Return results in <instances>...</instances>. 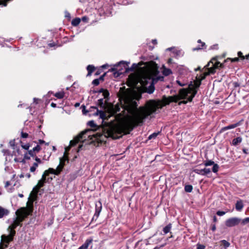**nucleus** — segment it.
I'll return each mask as SVG.
<instances>
[{"label":"nucleus","instance_id":"603ef678","mask_svg":"<svg viewBox=\"0 0 249 249\" xmlns=\"http://www.w3.org/2000/svg\"><path fill=\"white\" fill-rule=\"evenodd\" d=\"M30 157L31 156L28 154V153H26L24 154V159H26V160H29V159H30Z\"/></svg>","mask_w":249,"mask_h":249},{"label":"nucleus","instance_id":"a19ab883","mask_svg":"<svg viewBox=\"0 0 249 249\" xmlns=\"http://www.w3.org/2000/svg\"><path fill=\"white\" fill-rule=\"evenodd\" d=\"M35 153L38 152L41 150V147L39 145H37L32 149Z\"/></svg>","mask_w":249,"mask_h":249},{"label":"nucleus","instance_id":"7ed1b4c3","mask_svg":"<svg viewBox=\"0 0 249 249\" xmlns=\"http://www.w3.org/2000/svg\"><path fill=\"white\" fill-rule=\"evenodd\" d=\"M217 56L212 58L210 61L205 67H208L212 74H214L216 72V70L220 69L224 67V62L221 63L217 61Z\"/></svg>","mask_w":249,"mask_h":249},{"label":"nucleus","instance_id":"423d86ee","mask_svg":"<svg viewBox=\"0 0 249 249\" xmlns=\"http://www.w3.org/2000/svg\"><path fill=\"white\" fill-rule=\"evenodd\" d=\"M92 132V130L91 129H87L85 131L81 132L76 138L74 139V140L71 141L70 142V146L72 147L76 145L81 140H82L83 138L86 139V136H84L88 133H90Z\"/></svg>","mask_w":249,"mask_h":249},{"label":"nucleus","instance_id":"bf43d9fd","mask_svg":"<svg viewBox=\"0 0 249 249\" xmlns=\"http://www.w3.org/2000/svg\"><path fill=\"white\" fill-rule=\"evenodd\" d=\"M36 168L35 167H33V166L32 167H31L30 169V170L31 172H35L36 171Z\"/></svg>","mask_w":249,"mask_h":249},{"label":"nucleus","instance_id":"8fccbe9b","mask_svg":"<svg viewBox=\"0 0 249 249\" xmlns=\"http://www.w3.org/2000/svg\"><path fill=\"white\" fill-rule=\"evenodd\" d=\"M21 147L25 150H28L30 147V145L29 144H26L25 145L21 144Z\"/></svg>","mask_w":249,"mask_h":249},{"label":"nucleus","instance_id":"f704fd0d","mask_svg":"<svg viewBox=\"0 0 249 249\" xmlns=\"http://www.w3.org/2000/svg\"><path fill=\"white\" fill-rule=\"evenodd\" d=\"M123 73V72L121 71L120 69H118V71H115L113 73V75H114V77H117Z\"/></svg>","mask_w":249,"mask_h":249},{"label":"nucleus","instance_id":"a18cd8bd","mask_svg":"<svg viewBox=\"0 0 249 249\" xmlns=\"http://www.w3.org/2000/svg\"><path fill=\"white\" fill-rule=\"evenodd\" d=\"M99 79H95L92 82V83L94 86H98L99 84Z\"/></svg>","mask_w":249,"mask_h":249},{"label":"nucleus","instance_id":"0e129e2a","mask_svg":"<svg viewBox=\"0 0 249 249\" xmlns=\"http://www.w3.org/2000/svg\"><path fill=\"white\" fill-rule=\"evenodd\" d=\"M197 42H198V43H201L202 44L201 47H203L205 45V43L202 42L201 40H200V39H199Z\"/></svg>","mask_w":249,"mask_h":249},{"label":"nucleus","instance_id":"13d9d810","mask_svg":"<svg viewBox=\"0 0 249 249\" xmlns=\"http://www.w3.org/2000/svg\"><path fill=\"white\" fill-rule=\"evenodd\" d=\"M233 85L234 88L238 87L240 86V84L237 82H234Z\"/></svg>","mask_w":249,"mask_h":249},{"label":"nucleus","instance_id":"680f3d73","mask_svg":"<svg viewBox=\"0 0 249 249\" xmlns=\"http://www.w3.org/2000/svg\"><path fill=\"white\" fill-rule=\"evenodd\" d=\"M10 145L11 146H15V142H14V141H10Z\"/></svg>","mask_w":249,"mask_h":249},{"label":"nucleus","instance_id":"a878e982","mask_svg":"<svg viewBox=\"0 0 249 249\" xmlns=\"http://www.w3.org/2000/svg\"><path fill=\"white\" fill-rule=\"evenodd\" d=\"M206 68L208 69V71H207V72H204V73H203L202 74V75H201V78H200V80H201H201H203V79H204L206 78V77L207 76H208V75H210V74H212V73H211V72H210V70L208 68V67H206Z\"/></svg>","mask_w":249,"mask_h":249},{"label":"nucleus","instance_id":"e433bc0d","mask_svg":"<svg viewBox=\"0 0 249 249\" xmlns=\"http://www.w3.org/2000/svg\"><path fill=\"white\" fill-rule=\"evenodd\" d=\"M195 172L198 174H199V175H205V173H204L203 172V169H196L194 170Z\"/></svg>","mask_w":249,"mask_h":249},{"label":"nucleus","instance_id":"72a5a7b5","mask_svg":"<svg viewBox=\"0 0 249 249\" xmlns=\"http://www.w3.org/2000/svg\"><path fill=\"white\" fill-rule=\"evenodd\" d=\"M218 169L219 166L218 165V164L214 163V164H213V167L212 168L213 172L214 173H216L218 171Z\"/></svg>","mask_w":249,"mask_h":249},{"label":"nucleus","instance_id":"052dcab7","mask_svg":"<svg viewBox=\"0 0 249 249\" xmlns=\"http://www.w3.org/2000/svg\"><path fill=\"white\" fill-rule=\"evenodd\" d=\"M5 248H4V244H2L1 243H0V249H4Z\"/></svg>","mask_w":249,"mask_h":249},{"label":"nucleus","instance_id":"5fc2aeb1","mask_svg":"<svg viewBox=\"0 0 249 249\" xmlns=\"http://www.w3.org/2000/svg\"><path fill=\"white\" fill-rule=\"evenodd\" d=\"M35 160L37 162V163H42L41 160L39 158H38V157H37L36 156L35 157Z\"/></svg>","mask_w":249,"mask_h":249},{"label":"nucleus","instance_id":"0eeeda50","mask_svg":"<svg viewBox=\"0 0 249 249\" xmlns=\"http://www.w3.org/2000/svg\"><path fill=\"white\" fill-rule=\"evenodd\" d=\"M241 219L238 217H232L228 219L225 221V225L228 227H232L238 225L241 222Z\"/></svg>","mask_w":249,"mask_h":249},{"label":"nucleus","instance_id":"9b49d317","mask_svg":"<svg viewBox=\"0 0 249 249\" xmlns=\"http://www.w3.org/2000/svg\"><path fill=\"white\" fill-rule=\"evenodd\" d=\"M62 165H58L57 166V167L56 170H54L53 168H50L48 170H46L45 171L47 172V175L48 176H49L50 173L53 174H54V175H59L60 173V172L62 170Z\"/></svg>","mask_w":249,"mask_h":249},{"label":"nucleus","instance_id":"6ab92c4d","mask_svg":"<svg viewBox=\"0 0 249 249\" xmlns=\"http://www.w3.org/2000/svg\"><path fill=\"white\" fill-rule=\"evenodd\" d=\"M244 205L241 200H238L235 204V209L238 211H241L243 209Z\"/></svg>","mask_w":249,"mask_h":249},{"label":"nucleus","instance_id":"37998d69","mask_svg":"<svg viewBox=\"0 0 249 249\" xmlns=\"http://www.w3.org/2000/svg\"><path fill=\"white\" fill-rule=\"evenodd\" d=\"M28 154L32 157L36 156V153L33 150H28Z\"/></svg>","mask_w":249,"mask_h":249},{"label":"nucleus","instance_id":"473e14b6","mask_svg":"<svg viewBox=\"0 0 249 249\" xmlns=\"http://www.w3.org/2000/svg\"><path fill=\"white\" fill-rule=\"evenodd\" d=\"M241 225H245L247 224V223H249V217H247L246 218H244L243 219H241Z\"/></svg>","mask_w":249,"mask_h":249},{"label":"nucleus","instance_id":"f257e3e1","mask_svg":"<svg viewBox=\"0 0 249 249\" xmlns=\"http://www.w3.org/2000/svg\"><path fill=\"white\" fill-rule=\"evenodd\" d=\"M201 80H196L189 86L188 89H181L179 90L178 94L166 97L163 96L162 99L163 105L160 101H156L150 100L142 106L138 107L139 101L142 98L140 94L136 93L129 89H125L124 88H120L121 95L120 98L123 100L124 104L122 107L127 111L129 122L121 124H112L104 129V136L106 138L110 137L112 139L121 138L123 134H128L134 127L141 125L144 120L151 115L155 113L159 108L171 102H177L181 99H187V101L180 102L178 104H186L188 101L191 102L197 93V89L201 85Z\"/></svg>","mask_w":249,"mask_h":249},{"label":"nucleus","instance_id":"20e7f679","mask_svg":"<svg viewBox=\"0 0 249 249\" xmlns=\"http://www.w3.org/2000/svg\"><path fill=\"white\" fill-rule=\"evenodd\" d=\"M141 84L143 87V91L149 94L152 93L155 90L154 79L149 76L147 78H143L141 81Z\"/></svg>","mask_w":249,"mask_h":249},{"label":"nucleus","instance_id":"412c9836","mask_svg":"<svg viewBox=\"0 0 249 249\" xmlns=\"http://www.w3.org/2000/svg\"><path fill=\"white\" fill-rule=\"evenodd\" d=\"M65 154H66V152H65L63 157L60 159V163H59V165H62V169L63 168V167L65 165V161H67L68 162H69L68 157L65 155Z\"/></svg>","mask_w":249,"mask_h":249},{"label":"nucleus","instance_id":"ddd939ff","mask_svg":"<svg viewBox=\"0 0 249 249\" xmlns=\"http://www.w3.org/2000/svg\"><path fill=\"white\" fill-rule=\"evenodd\" d=\"M9 213L8 210L3 208L0 206V218H2L4 216L7 215Z\"/></svg>","mask_w":249,"mask_h":249},{"label":"nucleus","instance_id":"e2e57ef3","mask_svg":"<svg viewBox=\"0 0 249 249\" xmlns=\"http://www.w3.org/2000/svg\"><path fill=\"white\" fill-rule=\"evenodd\" d=\"M38 163L37 162H34L33 164V166L36 168V167L38 166Z\"/></svg>","mask_w":249,"mask_h":249},{"label":"nucleus","instance_id":"de8ad7c7","mask_svg":"<svg viewBox=\"0 0 249 249\" xmlns=\"http://www.w3.org/2000/svg\"><path fill=\"white\" fill-rule=\"evenodd\" d=\"M45 183V182H44L43 181H41L40 180H39L38 182V183H37V185L38 186V187L39 188H41L44 185V184Z\"/></svg>","mask_w":249,"mask_h":249},{"label":"nucleus","instance_id":"c9c22d12","mask_svg":"<svg viewBox=\"0 0 249 249\" xmlns=\"http://www.w3.org/2000/svg\"><path fill=\"white\" fill-rule=\"evenodd\" d=\"M159 133H160V132H158L157 133H153L152 134L150 135L149 136L148 139L149 140H151L152 139H155V138L157 137V136L159 135Z\"/></svg>","mask_w":249,"mask_h":249},{"label":"nucleus","instance_id":"cd10ccee","mask_svg":"<svg viewBox=\"0 0 249 249\" xmlns=\"http://www.w3.org/2000/svg\"><path fill=\"white\" fill-rule=\"evenodd\" d=\"M238 57H240L241 59L243 60L244 59H249V54L246 55L245 56L243 55V53L241 52H238Z\"/></svg>","mask_w":249,"mask_h":249},{"label":"nucleus","instance_id":"69168bd1","mask_svg":"<svg viewBox=\"0 0 249 249\" xmlns=\"http://www.w3.org/2000/svg\"><path fill=\"white\" fill-rule=\"evenodd\" d=\"M213 221L215 223L217 221V218L215 216H214L213 217Z\"/></svg>","mask_w":249,"mask_h":249},{"label":"nucleus","instance_id":"2f4dec72","mask_svg":"<svg viewBox=\"0 0 249 249\" xmlns=\"http://www.w3.org/2000/svg\"><path fill=\"white\" fill-rule=\"evenodd\" d=\"M229 60H231V62H234L239 61V57H235L234 58H228L227 59H226L224 60V63L227 62Z\"/></svg>","mask_w":249,"mask_h":249},{"label":"nucleus","instance_id":"5701e85b","mask_svg":"<svg viewBox=\"0 0 249 249\" xmlns=\"http://www.w3.org/2000/svg\"><path fill=\"white\" fill-rule=\"evenodd\" d=\"M87 69L88 71L87 76H89L91 75L92 72L94 71L95 67L93 65H89L88 66Z\"/></svg>","mask_w":249,"mask_h":249},{"label":"nucleus","instance_id":"bb28decb","mask_svg":"<svg viewBox=\"0 0 249 249\" xmlns=\"http://www.w3.org/2000/svg\"><path fill=\"white\" fill-rule=\"evenodd\" d=\"M80 21L79 18H75L72 20L71 24L74 26H76L80 23Z\"/></svg>","mask_w":249,"mask_h":249},{"label":"nucleus","instance_id":"4c0bfd02","mask_svg":"<svg viewBox=\"0 0 249 249\" xmlns=\"http://www.w3.org/2000/svg\"><path fill=\"white\" fill-rule=\"evenodd\" d=\"M214 162L212 160H207L204 162V165L206 166H210L214 164Z\"/></svg>","mask_w":249,"mask_h":249},{"label":"nucleus","instance_id":"f8f14e48","mask_svg":"<svg viewBox=\"0 0 249 249\" xmlns=\"http://www.w3.org/2000/svg\"><path fill=\"white\" fill-rule=\"evenodd\" d=\"M121 64H123V67L125 69V71L124 72H128L129 71H134V69L135 68V67H134V66H135V64H133V66L131 67V68H128L127 67L128 66V64L126 63L124 61H121L118 64V66H119Z\"/></svg>","mask_w":249,"mask_h":249},{"label":"nucleus","instance_id":"1a4fd4ad","mask_svg":"<svg viewBox=\"0 0 249 249\" xmlns=\"http://www.w3.org/2000/svg\"><path fill=\"white\" fill-rule=\"evenodd\" d=\"M91 108L96 109V112L94 113V115H99L100 118L103 120H108V118L110 117L109 115L107 116V113L104 111L98 110L96 107H91Z\"/></svg>","mask_w":249,"mask_h":249},{"label":"nucleus","instance_id":"dca6fc26","mask_svg":"<svg viewBox=\"0 0 249 249\" xmlns=\"http://www.w3.org/2000/svg\"><path fill=\"white\" fill-rule=\"evenodd\" d=\"M98 105L101 108L107 110L108 106L105 104L104 100L103 98L100 99L98 100Z\"/></svg>","mask_w":249,"mask_h":249},{"label":"nucleus","instance_id":"9d476101","mask_svg":"<svg viewBox=\"0 0 249 249\" xmlns=\"http://www.w3.org/2000/svg\"><path fill=\"white\" fill-rule=\"evenodd\" d=\"M120 110V107L118 105H115L114 106L113 105L110 104L108 106L107 108L108 113L111 115H113Z\"/></svg>","mask_w":249,"mask_h":249},{"label":"nucleus","instance_id":"4468645a","mask_svg":"<svg viewBox=\"0 0 249 249\" xmlns=\"http://www.w3.org/2000/svg\"><path fill=\"white\" fill-rule=\"evenodd\" d=\"M95 207V213L94 216H96V217H98L102 210L101 203L100 202H99L98 204H96Z\"/></svg>","mask_w":249,"mask_h":249},{"label":"nucleus","instance_id":"864d4df0","mask_svg":"<svg viewBox=\"0 0 249 249\" xmlns=\"http://www.w3.org/2000/svg\"><path fill=\"white\" fill-rule=\"evenodd\" d=\"M205 247L204 245L197 244V249H205Z\"/></svg>","mask_w":249,"mask_h":249},{"label":"nucleus","instance_id":"7c9ffc66","mask_svg":"<svg viewBox=\"0 0 249 249\" xmlns=\"http://www.w3.org/2000/svg\"><path fill=\"white\" fill-rule=\"evenodd\" d=\"M221 243L222 244V245H223V246L224 247V248L225 249H226L228 247H229L230 246V243L229 242H228L226 240H221Z\"/></svg>","mask_w":249,"mask_h":249},{"label":"nucleus","instance_id":"b1692460","mask_svg":"<svg viewBox=\"0 0 249 249\" xmlns=\"http://www.w3.org/2000/svg\"><path fill=\"white\" fill-rule=\"evenodd\" d=\"M171 228H172V224L171 223H169L168 225H167L166 226H165L163 228V231L164 233L167 234V233H168L170 231Z\"/></svg>","mask_w":249,"mask_h":249},{"label":"nucleus","instance_id":"c756f323","mask_svg":"<svg viewBox=\"0 0 249 249\" xmlns=\"http://www.w3.org/2000/svg\"><path fill=\"white\" fill-rule=\"evenodd\" d=\"M81 107L82 108V113L84 115H86L88 112L91 111L92 108L91 107L89 110L86 109V107L84 105H82Z\"/></svg>","mask_w":249,"mask_h":249},{"label":"nucleus","instance_id":"4d7b16f0","mask_svg":"<svg viewBox=\"0 0 249 249\" xmlns=\"http://www.w3.org/2000/svg\"><path fill=\"white\" fill-rule=\"evenodd\" d=\"M211 230L214 231H215L216 230V226H215V224H212L211 225Z\"/></svg>","mask_w":249,"mask_h":249},{"label":"nucleus","instance_id":"a211bd4d","mask_svg":"<svg viewBox=\"0 0 249 249\" xmlns=\"http://www.w3.org/2000/svg\"><path fill=\"white\" fill-rule=\"evenodd\" d=\"M103 134H101L100 133H96L95 134H89L88 135V138H89L90 137H93L95 138V140H97V141H102V137H103Z\"/></svg>","mask_w":249,"mask_h":249},{"label":"nucleus","instance_id":"79ce46f5","mask_svg":"<svg viewBox=\"0 0 249 249\" xmlns=\"http://www.w3.org/2000/svg\"><path fill=\"white\" fill-rule=\"evenodd\" d=\"M21 151L19 148L16 149V151L14 152V155L16 156H18L21 155Z\"/></svg>","mask_w":249,"mask_h":249},{"label":"nucleus","instance_id":"338daca9","mask_svg":"<svg viewBox=\"0 0 249 249\" xmlns=\"http://www.w3.org/2000/svg\"><path fill=\"white\" fill-rule=\"evenodd\" d=\"M51 107H56V104H55L54 103H52L51 104Z\"/></svg>","mask_w":249,"mask_h":249},{"label":"nucleus","instance_id":"c85d7f7f","mask_svg":"<svg viewBox=\"0 0 249 249\" xmlns=\"http://www.w3.org/2000/svg\"><path fill=\"white\" fill-rule=\"evenodd\" d=\"M185 191L188 193H190L192 191L193 186L191 185H186L184 187Z\"/></svg>","mask_w":249,"mask_h":249},{"label":"nucleus","instance_id":"f3484780","mask_svg":"<svg viewBox=\"0 0 249 249\" xmlns=\"http://www.w3.org/2000/svg\"><path fill=\"white\" fill-rule=\"evenodd\" d=\"M239 123H236V124L229 125L227 126L221 128V129L220 130V132H223V131H226L228 129L234 128L238 126L239 125Z\"/></svg>","mask_w":249,"mask_h":249},{"label":"nucleus","instance_id":"09e8293b","mask_svg":"<svg viewBox=\"0 0 249 249\" xmlns=\"http://www.w3.org/2000/svg\"><path fill=\"white\" fill-rule=\"evenodd\" d=\"M21 137L23 138H26L28 137V134L25 132H21Z\"/></svg>","mask_w":249,"mask_h":249},{"label":"nucleus","instance_id":"774afa93","mask_svg":"<svg viewBox=\"0 0 249 249\" xmlns=\"http://www.w3.org/2000/svg\"><path fill=\"white\" fill-rule=\"evenodd\" d=\"M82 19L84 21H87L88 18L86 17H84L82 18Z\"/></svg>","mask_w":249,"mask_h":249},{"label":"nucleus","instance_id":"aec40b11","mask_svg":"<svg viewBox=\"0 0 249 249\" xmlns=\"http://www.w3.org/2000/svg\"><path fill=\"white\" fill-rule=\"evenodd\" d=\"M92 242V239H87L85 243L82 245L80 248V249H87L89 244H90Z\"/></svg>","mask_w":249,"mask_h":249},{"label":"nucleus","instance_id":"49530a36","mask_svg":"<svg viewBox=\"0 0 249 249\" xmlns=\"http://www.w3.org/2000/svg\"><path fill=\"white\" fill-rule=\"evenodd\" d=\"M203 170L204 173H205V175H208V174L211 173V170L209 168H205L203 169Z\"/></svg>","mask_w":249,"mask_h":249},{"label":"nucleus","instance_id":"58836bf2","mask_svg":"<svg viewBox=\"0 0 249 249\" xmlns=\"http://www.w3.org/2000/svg\"><path fill=\"white\" fill-rule=\"evenodd\" d=\"M163 73L165 75L167 76L172 73V71L170 69H166L164 70Z\"/></svg>","mask_w":249,"mask_h":249},{"label":"nucleus","instance_id":"ea45409f","mask_svg":"<svg viewBox=\"0 0 249 249\" xmlns=\"http://www.w3.org/2000/svg\"><path fill=\"white\" fill-rule=\"evenodd\" d=\"M88 125L90 126L91 127H95L97 126L96 124L94 123L93 121H90L88 123Z\"/></svg>","mask_w":249,"mask_h":249},{"label":"nucleus","instance_id":"39448f33","mask_svg":"<svg viewBox=\"0 0 249 249\" xmlns=\"http://www.w3.org/2000/svg\"><path fill=\"white\" fill-rule=\"evenodd\" d=\"M32 213V209H28L26 208H21L16 211L17 217L16 220L18 221L20 224Z\"/></svg>","mask_w":249,"mask_h":249},{"label":"nucleus","instance_id":"3c124183","mask_svg":"<svg viewBox=\"0 0 249 249\" xmlns=\"http://www.w3.org/2000/svg\"><path fill=\"white\" fill-rule=\"evenodd\" d=\"M226 213L224 211H218L216 212V214L219 216H222L224 215Z\"/></svg>","mask_w":249,"mask_h":249},{"label":"nucleus","instance_id":"4be33fe9","mask_svg":"<svg viewBox=\"0 0 249 249\" xmlns=\"http://www.w3.org/2000/svg\"><path fill=\"white\" fill-rule=\"evenodd\" d=\"M242 138L241 137H237L233 139L232 141V144L234 146H236L241 142Z\"/></svg>","mask_w":249,"mask_h":249},{"label":"nucleus","instance_id":"6e6d98bb","mask_svg":"<svg viewBox=\"0 0 249 249\" xmlns=\"http://www.w3.org/2000/svg\"><path fill=\"white\" fill-rule=\"evenodd\" d=\"M106 73H104V74H103L102 75H101V76L99 77V81H100V80L104 81V77H105V76L106 75Z\"/></svg>","mask_w":249,"mask_h":249},{"label":"nucleus","instance_id":"2eb2a0df","mask_svg":"<svg viewBox=\"0 0 249 249\" xmlns=\"http://www.w3.org/2000/svg\"><path fill=\"white\" fill-rule=\"evenodd\" d=\"M47 176H48L47 175V172L45 171L42 175L41 179H40L41 181L46 183L47 182H50L53 179L52 178H47Z\"/></svg>","mask_w":249,"mask_h":249},{"label":"nucleus","instance_id":"393cba45","mask_svg":"<svg viewBox=\"0 0 249 249\" xmlns=\"http://www.w3.org/2000/svg\"><path fill=\"white\" fill-rule=\"evenodd\" d=\"M64 92L63 91L56 92L54 94V96L58 99H62L64 96Z\"/></svg>","mask_w":249,"mask_h":249},{"label":"nucleus","instance_id":"6e6552de","mask_svg":"<svg viewBox=\"0 0 249 249\" xmlns=\"http://www.w3.org/2000/svg\"><path fill=\"white\" fill-rule=\"evenodd\" d=\"M40 189V188H39L37 185L34 187L29 198V201L32 204H33V202L36 199L37 195L39 192Z\"/></svg>","mask_w":249,"mask_h":249},{"label":"nucleus","instance_id":"c03bdc74","mask_svg":"<svg viewBox=\"0 0 249 249\" xmlns=\"http://www.w3.org/2000/svg\"><path fill=\"white\" fill-rule=\"evenodd\" d=\"M109 93L107 90H105L103 93L104 98L106 99L109 96Z\"/></svg>","mask_w":249,"mask_h":249},{"label":"nucleus","instance_id":"f03ea898","mask_svg":"<svg viewBox=\"0 0 249 249\" xmlns=\"http://www.w3.org/2000/svg\"><path fill=\"white\" fill-rule=\"evenodd\" d=\"M18 226H22V224H20L18 221L15 220L13 223L9 227L8 230L9 231V234L8 235H2L1 236V243L4 244V248H7L9 243L13 239V237L16 234V229Z\"/></svg>","mask_w":249,"mask_h":249}]
</instances>
